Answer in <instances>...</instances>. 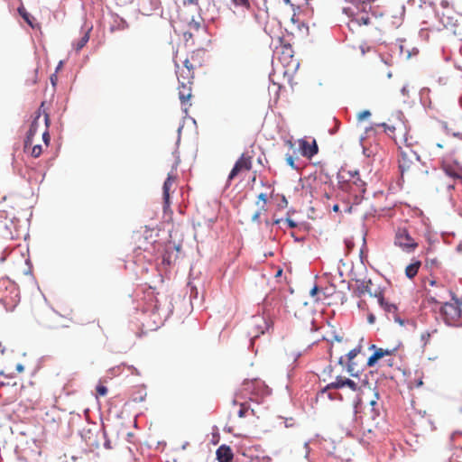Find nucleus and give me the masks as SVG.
Returning <instances> with one entry per match:
<instances>
[{
    "instance_id": "b1692460",
    "label": "nucleus",
    "mask_w": 462,
    "mask_h": 462,
    "mask_svg": "<svg viewBox=\"0 0 462 462\" xmlns=\"http://www.w3.org/2000/svg\"><path fill=\"white\" fill-rule=\"evenodd\" d=\"M233 456L232 449L226 445H221L217 449V458L219 462H231Z\"/></svg>"
},
{
    "instance_id": "37998d69",
    "label": "nucleus",
    "mask_w": 462,
    "mask_h": 462,
    "mask_svg": "<svg viewBox=\"0 0 462 462\" xmlns=\"http://www.w3.org/2000/svg\"><path fill=\"white\" fill-rule=\"evenodd\" d=\"M285 144H286L287 146H289L290 148H291V149L294 147V143H293V142H292L291 140H287V141L285 142Z\"/></svg>"
},
{
    "instance_id": "423d86ee",
    "label": "nucleus",
    "mask_w": 462,
    "mask_h": 462,
    "mask_svg": "<svg viewBox=\"0 0 462 462\" xmlns=\"http://www.w3.org/2000/svg\"><path fill=\"white\" fill-rule=\"evenodd\" d=\"M445 322L450 326H460L462 324V309L458 300L446 302L440 310Z\"/></svg>"
},
{
    "instance_id": "bb28decb",
    "label": "nucleus",
    "mask_w": 462,
    "mask_h": 462,
    "mask_svg": "<svg viewBox=\"0 0 462 462\" xmlns=\"http://www.w3.org/2000/svg\"><path fill=\"white\" fill-rule=\"evenodd\" d=\"M420 265H421L420 261H419V260L413 261L411 263H410L409 265L406 266L405 275L409 279L414 278L417 275Z\"/></svg>"
},
{
    "instance_id": "49530a36",
    "label": "nucleus",
    "mask_w": 462,
    "mask_h": 462,
    "mask_svg": "<svg viewBox=\"0 0 462 462\" xmlns=\"http://www.w3.org/2000/svg\"><path fill=\"white\" fill-rule=\"evenodd\" d=\"M286 4L291 5V6H294L295 4L291 0H284Z\"/></svg>"
},
{
    "instance_id": "aec40b11",
    "label": "nucleus",
    "mask_w": 462,
    "mask_h": 462,
    "mask_svg": "<svg viewBox=\"0 0 462 462\" xmlns=\"http://www.w3.org/2000/svg\"><path fill=\"white\" fill-rule=\"evenodd\" d=\"M243 399L238 394L233 400L235 405H239V411L237 412L239 418H245L249 414L254 415V410L250 407L247 402L242 401Z\"/></svg>"
},
{
    "instance_id": "4d7b16f0",
    "label": "nucleus",
    "mask_w": 462,
    "mask_h": 462,
    "mask_svg": "<svg viewBox=\"0 0 462 462\" xmlns=\"http://www.w3.org/2000/svg\"><path fill=\"white\" fill-rule=\"evenodd\" d=\"M183 75H187V69H184Z\"/></svg>"
},
{
    "instance_id": "bf43d9fd",
    "label": "nucleus",
    "mask_w": 462,
    "mask_h": 462,
    "mask_svg": "<svg viewBox=\"0 0 462 462\" xmlns=\"http://www.w3.org/2000/svg\"><path fill=\"white\" fill-rule=\"evenodd\" d=\"M106 447L107 448H110V447H109V444H108L107 442L106 443Z\"/></svg>"
},
{
    "instance_id": "f704fd0d",
    "label": "nucleus",
    "mask_w": 462,
    "mask_h": 462,
    "mask_svg": "<svg viewBox=\"0 0 462 462\" xmlns=\"http://www.w3.org/2000/svg\"><path fill=\"white\" fill-rule=\"evenodd\" d=\"M96 391L98 396H106L107 393V388L103 384H98Z\"/></svg>"
},
{
    "instance_id": "4be33fe9",
    "label": "nucleus",
    "mask_w": 462,
    "mask_h": 462,
    "mask_svg": "<svg viewBox=\"0 0 462 462\" xmlns=\"http://www.w3.org/2000/svg\"><path fill=\"white\" fill-rule=\"evenodd\" d=\"M267 195L265 193H260L258 195V201L256 202V204L258 205V210L255 211L253 215H252V221L253 222H255L257 224L260 223V216L262 214V212H265L267 210L266 208V204H267Z\"/></svg>"
},
{
    "instance_id": "4c0bfd02",
    "label": "nucleus",
    "mask_w": 462,
    "mask_h": 462,
    "mask_svg": "<svg viewBox=\"0 0 462 462\" xmlns=\"http://www.w3.org/2000/svg\"><path fill=\"white\" fill-rule=\"evenodd\" d=\"M199 0H183V5L185 6L193 5V6L197 7V8H199Z\"/></svg>"
},
{
    "instance_id": "2eb2a0df",
    "label": "nucleus",
    "mask_w": 462,
    "mask_h": 462,
    "mask_svg": "<svg viewBox=\"0 0 462 462\" xmlns=\"http://www.w3.org/2000/svg\"><path fill=\"white\" fill-rule=\"evenodd\" d=\"M176 183V177L168 174L166 180L162 186V197H163V210L166 212L171 205V193L174 192V185Z\"/></svg>"
},
{
    "instance_id": "412c9836",
    "label": "nucleus",
    "mask_w": 462,
    "mask_h": 462,
    "mask_svg": "<svg viewBox=\"0 0 462 462\" xmlns=\"http://www.w3.org/2000/svg\"><path fill=\"white\" fill-rule=\"evenodd\" d=\"M196 65L189 59H186L184 61V67L178 71V79H182L184 80L193 79L194 78V69Z\"/></svg>"
},
{
    "instance_id": "a18cd8bd",
    "label": "nucleus",
    "mask_w": 462,
    "mask_h": 462,
    "mask_svg": "<svg viewBox=\"0 0 462 462\" xmlns=\"http://www.w3.org/2000/svg\"><path fill=\"white\" fill-rule=\"evenodd\" d=\"M332 209H333L334 212H338L339 211V206L337 204H336V205L333 206Z\"/></svg>"
},
{
    "instance_id": "f03ea898",
    "label": "nucleus",
    "mask_w": 462,
    "mask_h": 462,
    "mask_svg": "<svg viewBox=\"0 0 462 462\" xmlns=\"http://www.w3.org/2000/svg\"><path fill=\"white\" fill-rule=\"evenodd\" d=\"M351 5L344 7V11L352 18V22L358 25H369L374 17L370 14L373 0H347Z\"/></svg>"
},
{
    "instance_id": "e433bc0d",
    "label": "nucleus",
    "mask_w": 462,
    "mask_h": 462,
    "mask_svg": "<svg viewBox=\"0 0 462 462\" xmlns=\"http://www.w3.org/2000/svg\"><path fill=\"white\" fill-rule=\"evenodd\" d=\"M371 116V113L370 111L368 110H364L360 113H358L357 115V119L358 121H364L365 119H366L367 117H369Z\"/></svg>"
},
{
    "instance_id": "8fccbe9b",
    "label": "nucleus",
    "mask_w": 462,
    "mask_h": 462,
    "mask_svg": "<svg viewBox=\"0 0 462 462\" xmlns=\"http://www.w3.org/2000/svg\"><path fill=\"white\" fill-rule=\"evenodd\" d=\"M452 134H453L454 136H457V137L462 138V134H460V133H453Z\"/></svg>"
},
{
    "instance_id": "de8ad7c7",
    "label": "nucleus",
    "mask_w": 462,
    "mask_h": 462,
    "mask_svg": "<svg viewBox=\"0 0 462 462\" xmlns=\"http://www.w3.org/2000/svg\"><path fill=\"white\" fill-rule=\"evenodd\" d=\"M128 26H129V25H128V23H127L125 21H124V22H123L122 28H123V29H126V28H128Z\"/></svg>"
},
{
    "instance_id": "f8f14e48",
    "label": "nucleus",
    "mask_w": 462,
    "mask_h": 462,
    "mask_svg": "<svg viewBox=\"0 0 462 462\" xmlns=\"http://www.w3.org/2000/svg\"><path fill=\"white\" fill-rule=\"evenodd\" d=\"M356 294L361 297L368 294L371 297L379 298L383 293L380 288H374L373 282L369 280L357 281Z\"/></svg>"
},
{
    "instance_id": "4468645a",
    "label": "nucleus",
    "mask_w": 462,
    "mask_h": 462,
    "mask_svg": "<svg viewBox=\"0 0 462 462\" xmlns=\"http://www.w3.org/2000/svg\"><path fill=\"white\" fill-rule=\"evenodd\" d=\"M99 435H101L104 438L106 434H105V432L100 433L98 430H92V429H88V430H83L82 438H83L84 441L86 442V445L91 451L99 448V446H100Z\"/></svg>"
},
{
    "instance_id": "c03bdc74",
    "label": "nucleus",
    "mask_w": 462,
    "mask_h": 462,
    "mask_svg": "<svg viewBox=\"0 0 462 462\" xmlns=\"http://www.w3.org/2000/svg\"><path fill=\"white\" fill-rule=\"evenodd\" d=\"M16 370H17L19 373L23 372V365H21V364H18V365H16Z\"/></svg>"
},
{
    "instance_id": "0eeeda50",
    "label": "nucleus",
    "mask_w": 462,
    "mask_h": 462,
    "mask_svg": "<svg viewBox=\"0 0 462 462\" xmlns=\"http://www.w3.org/2000/svg\"><path fill=\"white\" fill-rule=\"evenodd\" d=\"M265 389L264 383L260 379H245L236 394L242 399L253 400L254 396L262 394Z\"/></svg>"
},
{
    "instance_id": "5fc2aeb1",
    "label": "nucleus",
    "mask_w": 462,
    "mask_h": 462,
    "mask_svg": "<svg viewBox=\"0 0 462 462\" xmlns=\"http://www.w3.org/2000/svg\"><path fill=\"white\" fill-rule=\"evenodd\" d=\"M281 221H282V219H276V220L273 221V224H279Z\"/></svg>"
},
{
    "instance_id": "7ed1b4c3",
    "label": "nucleus",
    "mask_w": 462,
    "mask_h": 462,
    "mask_svg": "<svg viewBox=\"0 0 462 462\" xmlns=\"http://www.w3.org/2000/svg\"><path fill=\"white\" fill-rule=\"evenodd\" d=\"M398 163L402 178L415 177L422 171L420 157L412 149L402 148L399 153Z\"/></svg>"
},
{
    "instance_id": "3c124183",
    "label": "nucleus",
    "mask_w": 462,
    "mask_h": 462,
    "mask_svg": "<svg viewBox=\"0 0 462 462\" xmlns=\"http://www.w3.org/2000/svg\"><path fill=\"white\" fill-rule=\"evenodd\" d=\"M199 51H198L197 53H196V52H193V53L191 54V58H190V59H191V60H192V61L194 60V57H195V55H198V54H199Z\"/></svg>"
},
{
    "instance_id": "58836bf2",
    "label": "nucleus",
    "mask_w": 462,
    "mask_h": 462,
    "mask_svg": "<svg viewBox=\"0 0 462 462\" xmlns=\"http://www.w3.org/2000/svg\"><path fill=\"white\" fill-rule=\"evenodd\" d=\"M332 373H333V367H332V365H329L328 366H327V367L324 369V371H323V374H324V375H328L329 378H332V377H333Z\"/></svg>"
},
{
    "instance_id": "473e14b6",
    "label": "nucleus",
    "mask_w": 462,
    "mask_h": 462,
    "mask_svg": "<svg viewBox=\"0 0 462 462\" xmlns=\"http://www.w3.org/2000/svg\"><path fill=\"white\" fill-rule=\"evenodd\" d=\"M434 334H437V330L432 331V333H430V332H423V333L420 335V341L422 342V346H426L428 344H430V337H431Z\"/></svg>"
},
{
    "instance_id": "c9c22d12",
    "label": "nucleus",
    "mask_w": 462,
    "mask_h": 462,
    "mask_svg": "<svg viewBox=\"0 0 462 462\" xmlns=\"http://www.w3.org/2000/svg\"><path fill=\"white\" fill-rule=\"evenodd\" d=\"M286 162L289 166H291L292 169H298V167L295 165L294 157L291 154H286L285 155Z\"/></svg>"
},
{
    "instance_id": "f3484780",
    "label": "nucleus",
    "mask_w": 462,
    "mask_h": 462,
    "mask_svg": "<svg viewBox=\"0 0 462 462\" xmlns=\"http://www.w3.org/2000/svg\"><path fill=\"white\" fill-rule=\"evenodd\" d=\"M361 349H362V346H357L356 347L349 350L346 354V357H347L346 363L345 362L344 356H341L337 361L338 365H340L342 366H344L346 365L347 371L351 374H353V373L355 371V367H356V363L354 362V358L361 352Z\"/></svg>"
},
{
    "instance_id": "ea45409f",
    "label": "nucleus",
    "mask_w": 462,
    "mask_h": 462,
    "mask_svg": "<svg viewBox=\"0 0 462 462\" xmlns=\"http://www.w3.org/2000/svg\"><path fill=\"white\" fill-rule=\"evenodd\" d=\"M285 222L288 224V226L291 227V228H294L297 226V224L291 218H286Z\"/></svg>"
},
{
    "instance_id": "393cba45",
    "label": "nucleus",
    "mask_w": 462,
    "mask_h": 462,
    "mask_svg": "<svg viewBox=\"0 0 462 462\" xmlns=\"http://www.w3.org/2000/svg\"><path fill=\"white\" fill-rule=\"evenodd\" d=\"M347 343V340H343V337L335 336L334 339L331 340V346L329 348V356L330 357L334 353H341L346 350L345 345Z\"/></svg>"
},
{
    "instance_id": "20e7f679",
    "label": "nucleus",
    "mask_w": 462,
    "mask_h": 462,
    "mask_svg": "<svg viewBox=\"0 0 462 462\" xmlns=\"http://www.w3.org/2000/svg\"><path fill=\"white\" fill-rule=\"evenodd\" d=\"M393 243L395 246L408 254L413 253L419 246L418 242L410 234L407 222L401 223L395 228Z\"/></svg>"
},
{
    "instance_id": "13d9d810",
    "label": "nucleus",
    "mask_w": 462,
    "mask_h": 462,
    "mask_svg": "<svg viewBox=\"0 0 462 462\" xmlns=\"http://www.w3.org/2000/svg\"><path fill=\"white\" fill-rule=\"evenodd\" d=\"M437 145H438V147H439V148H442V147H443V145H442V144H440V143H438Z\"/></svg>"
},
{
    "instance_id": "dca6fc26",
    "label": "nucleus",
    "mask_w": 462,
    "mask_h": 462,
    "mask_svg": "<svg viewBox=\"0 0 462 462\" xmlns=\"http://www.w3.org/2000/svg\"><path fill=\"white\" fill-rule=\"evenodd\" d=\"M300 152L303 157L311 159L319 152V147L316 140L308 141L304 138L298 140Z\"/></svg>"
},
{
    "instance_id": "6ab92c4d",
    "label": "nucleus",
    "mask_w": 462,
    "mask_h": 462,
    "mask_svg": "<svg viewBox=\"0 0 462 462\" xmlns=\"http://www.w3.org/2000/svg\"><path fill=\"white\" fill-rule=\"evenodd\" d=\"M80 333L86 337L94 338L100 335L101 327L98 321L92 320L88 322L87 324L82 325Z\"/></svg>"
},
{
    "instance_id": "a878e982",
    "label": "nucleus",
    "mask_w": 462,
    "mask_h": 462,
    "mask_svg": "<svg viewBox=\"0 0 462 462\" xmlns=\"http://www.w3.org/2000/svg\"><path fill=\"white\" fill-rule=\"evenodd\" d=\"M389 355H391V351L383 350V348H376L374 354L367 359V365L369 367L374 366L379 359Z\"/></svg>"
},
{
    "instance_id": "1a4fd4ad",
    "label": "nucleus",
    "mask_w": 462,
    "mask_h": 462,
    "mask_svg": "<svg viewBox=\"0 0 462 462\" xmlns=\"http://www.w3.org/2000/svg\"><path fill=\"white\" fill-rule=\"evenodd\" d=\"M253 167V155L249 152H243L239 159L236 162L233 169L227 177V184L236 178L242 171H249Z\"/></svg>"
},
{
    "instance_id": "ddd939ff",
    "label": "nucleus",
    "mask_w": 462,
    "mask_h": 462,
    "mask_svg": "<svg viewBox=\"0 0 462 462\" xmlns=\"http://www.w3.org/2000/svg\"><path fill=\"white\" fill-rule=\"evenodd\" d=\"M344 387L349 388L351 391L356 392L358 389L357 383L346 377L341 375H336L335 381L329 383L324 389L323 393L331 390V389H341Z\"/></svg>"
},
{
    "instance_id": "cd10ccee",
    "label": "nucleus",
    "mask_w": 462,
    "mask_h": 462,
    "mask_svg": "<svg viewBox=\"0 0 462 462\" xmlns=\"http://www.w3.org/2000/svg\"><path fill=\"white\" fill-rule=\"evenodd\" d=\"M439 5L443 9H445L447 11V12L443 11L441 13L442 23H444L445 26L452 25L453 23L450 21H448L450 17L448 15V13L449 12V7H450L449 2L448 0H441Z\"/></svg>"
},
{
    "instance_id": "c85d7f7f",
    "label": "nucleus",
    "mask_w": 462,
    "mask_h": 462,
    "mask_svg": "<svg viewBox=\"0 0 462 462\" xmlns=\"http://www.w3.org/2000/svg\"><path fill=\"white\" fill-rule=\"evenodd\" d=\"M18 13L31 27H34L32 23L34 18L26 11L23 5L18 7Z\"/></svg>"
},
{
    "instance_id": "7c9ffc66",
    "label": "nucleus",
    "mask_w": 462,
    "mask_h": 462,
    "mask_svg": "<svg viewBox=\"0 0 462 462\" xmlns=\"http://www.w3.org/2000/svg\"><path fill=\"white\" fill-rule=\"evenodd\" d=\"M31 149V155L33 158H38L42 153V146L41 144H32L28 148V151Z\"/></svg>"
},
{
    "instance_id": "f257e3e1",
    "label": "nucleus",
    "mask_w": 462,
    "mask_h": 462,
    "mask_svg": "<svg viewBox=\"0 0 462 462\" xmlns=\"http://www.w3.org/2000/svg\"><path fill=\"white\" fill-rule=\"evenodd\" d=\"M44 105L45 103L42 102L39 109L35 112V116L30 125V128L24 139L23 150L25 152H27L28 148L32 146L33 137L38 133V130L41 126H42L43 128L42 132V141L46 147L49 146L51 140V136L49 134L50 116L49 114L43 108Z\"/></svg>"
},
{
    "instance_id": "9d476101",
    "label": "nucleus",
    "mask_w": 462,
    "mask_h": 462,
    "mask_svg": "<svg viewBox=\"0 0 462 462\" xmlns=\"http://www.w3.org/2000/svg\"><path fill=\"white\" fill-rule=\"evenodd\" d=\"M441 166L447 175L462 180V165L451 155L443 157Z\"/></svg>"
},
{
    "instance_id": "79ce46f5",
    "label": "nucleus",
    "mask_w": 462,
    "mask_h": 462,
    "mask_svg": "<svg viewBox=\"0 0 462 462\" xmlns=\"http://www.w3.org/2000/svg\"><path fill=\"white\" fill-rule=\"evenodd\" d=\"M367 319L370 324H373L375 321V317L374 314H369Z\"/></svg>"
},
{
    "instance_id": "72a5a7b5",
    "label": "nucleus",
    "mask_w": 462,
    "mask_h": 462,
    "mask_svg": "<svg viewBox=\"0 0 462 462\" xmlns=\"http://www.w3.org/2000/svg\"><path fill=\"white\" fill-rule=\"evenodd\" d=\"M231 2L236 6H241V7H244L245 9H249L250 8V2H249V0H231Z\"/></svg>"
},
{
    "instance_id": "2f4dec72",
    "label": "nucleus",
    "mask_w": 462,
    "mask_h": 462,
    "mask_svg": "<svg viewBox=\"0 0 462 462\" xmlns=\"http://www.w3.org/2000/svg\"><path fill=\"white\" fill-rule=\"evenodd\" d=\"M425 265H426V267H428L430 269L439 268L440 262L439 261V259L437 257L427 258L426 262H425Z\"/></svg>"
},
{
    "instance_id": "9b49d317",
    "label": "nucleus",
    "mask_w": 462,
    "mask_h": 462,
    "mask_svg": "<svg viewBox=\"0 0 462 462\" xmlns=\"http://www.w3.org/2000/svg\"><path fill=\"white\" fill-rule=\"evenodd\" d=\"M350 178L346 180L349 191L355 197L362 196L366 190V183L360 178L359 173L355 171L354 172L348 171Z\"/></svg>"
},
{
    "instance_id": "603ef678",
    "label": "nucleus",
    "mask_w": 462,
    "mask_h": 462,
    "mask_svg": "<svg viewBox=\"0 0 462 462\" xmlns=\"http://www.w3.org/2000/svg\"><path fill=\"white\" fill-rule=\"evenodd\" d=\"M430 284L431 286H435L437 284V282L432 280V281L430 282Z\"/></svg>"
},
{
    "instance_id": "864d4df0",
    "label": "nucleus",
    "mask_w": 462,
    "mask_h": 462,
    "mask_svg": "<svg viewBox=\"0 0 462 462\" xmlns=\"http://www.w3.org/2000/svg\"><path fill=\"white\" fill-rule=\"evenodd\" d=\"M265 225H266L267 226H271V225H273V224H272L268 219H266V220H265Z\"/></svg>"
},
{
    "instance_id": "c756f323",
    "label": "nucleus",
    "mask_w": 462,
    "mask_h": 462,
    "mask_svg": "<svg viewBox=\"0 0 462 462\" xmlns=\"http://www.w3.org/2000/svg\"><path fill=\"white\" fill-rule=\"evenodd\" d=\"M89 40V31L86 32L84 35L80 38V40L75 43V50L79 51L85 45L88 43Z\"/></svg>"
},
{
    "instance_id": "6e6552de",
    "label": "nucleus",
    "mask_w": 462,
    "mask_h": 462,
    "mask_svg": "<svg viewBox=\"0 0 462 462\" xmlns=\"http://www.w3.org/2000/svg\"><path fill=\"white\" fill-rule=\"evenodd\" d=\"M274 44V56L284 66H289L293 61V49L290 43H285L282 37H278Z\"/></svg>"
},
{
    "instance_id": "09e8293b",
    "label": "nucleus",
    "mask_w": 462,
    "mask_h": 462,
    "mask_svg": "<svg viewBox=\"0 0 462 462\" xmlns=\"http://www.w3.org/2000/svg\"><path fill=\"white\" fill-rule=\"evenodd\" d=\"M422 384H423L422 380H418V381L416 382V386H417V387H419V386H420V385H422Z\"/></svg>"
},
{
    "instance_id": "a211bd4d",
    "label": "nucleus",
    "mask_w": 462,
    "mask_h": 462,
    "mask_svg": "<svg viewBox=\"0 0 462 462\" xmlns=\"http://www.w3.org/2000/svg\"><path fill=\"white\" fill-rule=\"evenodd\" d=\"M180 86H179V98L182 105H187L189 100L191 97V84L192 79L184 80L182 79H179Z\"/></svg>"
},
{
    "instance_id": "5701e85b",
    "label": "nucleus",
    "mask_w": 462,
    "mask_h": 462,
    "mask_svg": "<svg viewBox=\"0 0 462 462\" xmlns=\"http://www.w3.org/2000/svg\"><path fill=\"white\" fill-rule=\"evenodd\" d=\"M377 300H378V303L384 310V311L386 313L393 314L394 320L400 322V324H402V321L400 319H398L396 316L397 307L395 304L386 301L383 296V293Z\"/></svg>"
},
{
    "instance_id": "39448f33",
    "label": "nucleus",
    "mask_w": 462,
    "mask_h": 462,
    "mask_svg": "<svg viewBox=\"0 0 462 462\" xmlns=\"http://www.w3.org/2000/svg\"><path fill=\"white\" fill-rule=\"evenodd\" d=\"M385 125L387 131L393 134V138L395 143L398 145L399 151L402 148L412 149L414 140L411 135L406 130V127L402 122H399L396 125Z\"/></svg>"
},
{
    "instance_id": "6e6d98bb",
    "label": "nucleus",
    "mask_w": 462,
    "mask_h": 462,
    "mask_svg": "<svg viewBox=\"0 0 462 462\" xmlns=\"http://www.w3.org/2000/svg\"><path fill=\"white\" fill-rule=\"evenodd\" d=\"M195 27H196V29H198L199 27V23H195Z\"/></svg>"
},
{
    "instance_id": "a19ab883",
    "label": "nucleus",
    "mask_w": 462,
    "mask_h": 462,
    "mask_svg": "<svg viewBox=\"0 0 462 462\" xmlns=\"http://www.w3.org/2000/svg\"><path fill=\"white\" fill-rule=\"evenodd\" d=\"M319 287H318V286H314V287L310 290V294L312 297H315V296L318 294V292H319Z\"/></svg>"
}]
</instances>
